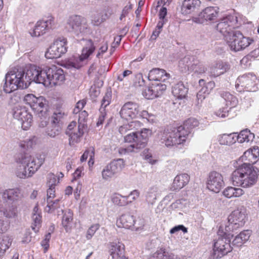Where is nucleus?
<instances>
[{
    "label": "nucleus",
    "instance_id": "7c9ffc66",
    "mask_svg": "<svg viewBox=\"0 0 259 259\" xmlns=\"http://www.w3.org/2000/svg\"><path fill=\"white\" fill-rule=\"evenodd\" d=\"M20 195L19 190L15 189L6 190L2 193L3 199L6 201L17 200L19 198Z\"/></svg>",
    "mask_w": 259,
    "mask_h": 259
},
{
    "label": "nucleus",
    "instance_id": "a19ab883",
    "mask_svg": "<svg viewBox=\"0 0 259 259\" xmlns=\"http://www.w3.org/2000/svg\"><path fill=\"white\" fill-rule=\"evenodd\" d=\"M157 188L156 187H151L146 195V201L150 204H153L157 197Z\"/></svg>",
    "mask_w": 259,
    "mask_h": 259
},
{
    "label": "nucleus",
    "instance_id": "39448f33",
    "mask_svg": "<svg viewBox=\"0 0 259 259\" xmlns=\"http://www.w3.org/2000/svg\"><path fill=\"white\" fill-rule=\"evenodd\" d=\"M36 83H42L46 87L61 85L65 80L64 71L61 68L46 67L42 69L36 66Z\"/></svg>",
    "mask_w": 259,
    "mask_h": 259
},
{
    "label": "nucleus",
    "instance_id": "dca6fc26",
    "mask_svg": "<svg viewBox=\"0 0 259 259\" xmlns=\"http://www.w3.org/2000/svg\"><path fill=\"white\" fill-rule=\"evenodd\" d=\"M224 186L222 175L215 171L209 174L207 183V188L211 191L219 193Z\"/></svg>",
    "mask_w": 259,
    "mask_h": 259
},
{
    "label": "nucleus",
    "instance_id": "37998d69",
    "mask_svg": "<svg viewBox=\"0 0 259 259\" xmlns=\"http://www.w3.org/2000/svg\"><path fill=\"white\" fill-rule=\"evenodd\" d=\"M149 259H179L175 257L174 255H168L166 254L162 250H158L153 253Z\"/></svg>",
    "mask_w": 259,
    "mask_h": 259
},
{
    "label": "nucleus",
    "instance_id": "a211bd4d",
    "mask_svg": "<svg viewBox=\"0 0 259 259\" xmlns=\"http://www.w3.org/2000/svg\"><path fill=\"white\" fill-rule=\"evenodd\" d=\"M139 111V106L137 103L128 102L122 107L119 113L121 118L128 120L135 118Z\"/></svg>",
    "mask_w": 259,
    "mask_h": 259
},
{
    "label": "nucleus",
    "instance_id": "69168bd1",
    "mask_svg": "<svg viewBox=\"0 0 259 259\" xmlns=\"http://www.w3.org/2000/svg\"><path fill=\"white\" fill-rule=\"evenodd\" d=\"M31 233L30 232L29 230H27L24 235V237L23 238V239H22V242L23 243H29L31 241Z\"/></svg>",
    "mask_w": 259,
    "mask_h": 259
},
{
    "label": "nucleus",
    "instance_id": "de8ad7c7",
    "mask_svg": "<svg viewBox=\"0 0 259 259\" xmlns=\"http://www.w3.org/2000/svg\"><path fill=\"white\" fill-rule=\"evenodd\" d=\"M112 98L111 91H107L103 97L100 110L105 111V108L110 104Z\"/></svg>",
    "mask_w": 259,
    "mask_h": 259
},
{
    "label": "nucleus",
    "instance_id": "1a4fd4ad",
    "mask_svg": "<svg viewBox=\"0 0 259 259\" xmlns=\"http://www.w3.org/2000/svg\"><path fill=\"white\" fill-rule=\"evenodd\" d=\"M161 140L162 143L168 146L182 144L186 141V138L182 134V132L178 131L177 128H167L161 133Z\"/></svg>",
    "mask_w": 259,
    "mask_h": 259
},
{
    "label": "nucleus",
    "instance_id": "052dcab7",
    "mask_svg": "<svg viewBox=\"0 0 259 259\" xmlns=\"http://www.w3.org/2000/svg\"><path fill=\"white\" fill-rule=\"evenodd\" d=\"M180 230H182L184 233L187 232V228L182 225H180L173 227L170 230V234H174Z\"/></svg>",
    "mask_w": 259,
    "mask_h": 259
},
{
    "label": "nucleus",
    "instance_id": "4c0bfd02",
    "mask_svg": "<svg viewBox=\"0 0 259 259\" xmlns=\"http://www.w3.org/2000/svg\"><path fill=\"white\" fill-rule=\"evenodd\" d=\"M12 244L11 239L7 236H4L0 240V258L5 254Z\"/></svg>",
    "mask_w": 259,
    "mask_h": 259
},
{
    "label": "nucleus",
    "instance_id": "3c124183",
    "mask_svg": "<svg viewBox=\"0 0 259 259\" xmlns=\"http://www.w3.org/2000/svg\"><path fill=\"white\" fill-rule=\"evenodd\" d=\"M10 227V221L0 216V234L6 232L9 229Z\"/></svg>",
    "mask_w": 259,
    "mask_h": 259
},
{
    "label": "nucleus",
    "instance_id": "ddd939ff",
    "mask_svg": "<svg viewBox=\"0 0 259 259\" xmlns=\"http://www.w3.org/2000/svg\"><path fill=\"white\" fill-rule=\"evenodd\" d=\"M65 27L68 31L78 35L84 32L87 29V25L83 18L78 15H73L68 18Z\"/></svg>",
    "mask_w": 259,
    "mask_h": 259
},
{
    "label": "nucleus",
    "instance_id": "4468645a",
    "mask_svg": "<svg viewBox=\"0 0 259 259\" xmlns=\"http://www.w3.org/2000/svg\"><path fill=\"white\" fill-rule=\"evenodd\" d=\"M13 115L14 118L21 122L22 127L27 130L32 122V116L24 106H16L13 109Z\"/></svg>",
    "mask_w": 259,
    "mask_h": 259
},
{
    "label": "nucleus",
    "instance_id": "6e6d98bb",
    "mask_svg": "<svg viewBox=\"0 0 259 259\" xmlns=\"http://www.w3.org/2000/svg\"><path fill=\"white\" fill-rule=\"evenodd\" d=\"M99 228L98 224H95L92 225L87 231L86 237L88 239L92 238L97 230Z\"/></svg>",
    "mask_w": 259,
    "mask_h": 259
},
{
    "label": "nucleus",
    "instance_id": "473e14b6",
    "mask_svg": "<svg viewBox=\"0 0 259 259\" xmlns=\"http://www.w3.org/2000/svg\"><path fill=\"white\" fill-rule=\"evenodd\" d=\"M236 138L239 143L248 142L253 141L254 135L248 129H245L241 131L238 135H236Z\"/></svg>",
    "mask_w": 259,
    "mask_h": 259
},
{
    "label": "nucleus",
    "instance_id": "bb28decb",
    "mask_svg": "<svg viewBox=\"0 0 259 259\" xmlns=\"http://www.w3.org/2000/svg\"><path fill=\"white\" fill-rule=\"evenodd\" d=\"M63 215L62 219V225L66 232L70 231L73 220V212L70 209L62 210Z\"/></svg>",
    "mask_w": 259,
    "mask_h": 259
},
{
    "label": "nucleus",
    "instance_id": "603ef678",
    "mask_svg": "<svg viewBox=\"0 0 259 259\" xmlns=\"http://www.w3.org/2000/svg\"><path fill=\"white\" fill-rule=\"evenodd\" d=\"M103 179L104 180H108L109 178L112 177L116 174L113 171L112 168L108 164L105 168L103 169L102 172Z\"/></svg>",
    "mask_w": 259,
    "mask_h": 259
},
{
    "label": "nucleus",
    "instance_id": "393cba45",
    "mask_svg": "<svg viewBox=\"0 0 259 259\" xmlns=\"http://www.w3.org/2000/svg\"><path fill=\"white\" fill-rule=\"evenodd\" d=\"M251 232L250 230H244L235 236L231 245L233 247H240L249 238Z\"/></svg>",
    "mask_w": 259,
    "mask_h": 259
},
{
    "label": "nucleus",
    "instance_id": "0e129e2a",
    "mask_svg": "<svg viewBox=\"0 0 259 259\" xmlns=\"http://www.w3.org/2000/svg\"><path fill=\"white\" fill-rule=\"evenodd\" d=\"M217 116L221 118H225L228 116V110L223 108V109H220L215 112Z\"/></svg>",
    "mask_w": 259,
    "mask_h": 259
},
{
    "label": "nucleus",
    "instance_id": "09e8293b",
    "mask_svg": "<svg viewBox=\"0 0 259 259\" xmlns=\"http://www.w3.org/2000/svg\"><path fill=\"white\" fill-rule=\"evenodd\" d=\"M206 69V67L203 65L202 62H201L199 60L197 59L196 60L195 63L191 70L196 73L201 74L204 73Z\"/></svg>",
    "mask_w": 259,
    "mask_h": 259
},
{
    "label": "nucleus",
    "instance_id": "338daca9",
    "mask_svg": "<svg viewBox=\"0 0 259 259\" xmlns=\"http://www.w3.org/2000/svg\"><path fill=\"white\" fill-rule=\"evenodd\" d=\"M101 112V115L99 116L98 120L97 122V126H99V125L102 124L103 123L105 117L106 116V113L105 111H103V110H100Z\"/></svg>",
    "mask_w": 259,
    "mask_h": 259
},
{
    "label": "nucleus",
    "instance_id": "e2e57ef3",
    "mask_svg": "<svg viewBox=\"0 0 259 259\" xmlns=\"http://www.w3.org/2000/svg\"><path fill=\"white\" fill-rule=\"evenodd\" d=\"M76 126V122L75 121L71 122L67 126L66 131V134L68 135L73 131H76L77 129H74Z\"/></svg>",
    "mask_w": 259,
    "mask_h": 259
},
{
    "label": "nucleus",
    "instance_id": "e433bc0d",
    "mask_svg": "<svg viewBox=\"0 0 259 259\" xmlns=\"http://www.w3.org/2000/svg\"><path fill=\"white\" fill-rule=\"evenodd\" d=\"M197 60V58L194 56L187 55L180 61L179 64L180 65H184L185 69L191 70Z\"/></svg>",
    "mask_w": 259,
    "mask_h": 259
},
{
    "label": "nucleus",
    "instance_id": "f257e3e1",
    "mask_svg": "<svg viewBox=\"0 0 259 259\" xmlns=\"http://www.w3.org/2000/svg\"><path fill=\"white\" fill-rule=\"evenodd\" d=\"M259 148L258 146H254L244 153L238 162L246 161L248 158L249 162L243 163L236 166V168L232 174L231 181L233 185L247 188L253 186L257 182L258 169L253 166L258 160Z\"/></svg>",
    "mask_w": 259,
    "mask_h": 259
},
{
    "label": "nucleus",
    "instance_id": "f03ea898",
    "mask_svg": "<svg viewBox=\"0 0 259 259\" xmlns=\"http://www.w3.org/2000/svg\"><path fill=\"white\" fill-rule=\"evenodd\" d=\"M36 66H31L25 72L23 70L8 72L2 85L1 91L9 94L18 89L27 88L32 81L36 82Z\"/></svg>",
    "mask_w": 259,
    "mask_h": 259
},
{
    "label": "nucleus",
    "instance_id": "72a5a7b5",
    "mask_svg": "<svg viewBox=\"0 0 259 259\" xmlns=\"http://www.w3.org/2000/svg\"><path fill=\"white\" fill-rule=\"evenodd\" d=\"M62 125L58 123H55L54 121H51L47 128L46 133L51 137H55L59 135L61 132Z\"/></svg>",
    "mask_w": 259,
    "mask_h": 259
},
{
    "label": "nucleus",
    "instance_id": "13d9d810",
    "mask_svg": "<svg viewBox=\"0 0 259 259\" xmlns=\"http://www.w3.org/2000/svg\"><path fill=\"white\" fill-rule=\"evenodd\" d=\"M234 187H228L225 188L223 191L224 195L228 198H230L231 197H234Z\"/></svg>",
    "mask_w": 259,
    "mask_h": 259
},
{
    "label": "nucleus",
    "instance_id": "7ed1b4c3",
    "mask_svg": "<svg viewBox=\"0 0 259 259\" xmlns=\"http://www.w3.org/2000/svg\"><path fill=\"white\" fill-rule=\"evenodd\" d=\"M139 124V122L138 121H132L119 128V132L121 135L127 134L124 136V141L133 143L124 148V150L126 153H138L146 146L148 133L150 131L145 128L141 132H135L134 128Z\"/></svg>",
    "mask_w": 259,
    "mask_h": 259
},
{
    "label": "nucleus",
    "instance_id": "4d7b16f0",
    "mask_svg": "<svg viewBox=\"0 0 259 259\" xmlns=\"http://www.w3.org/2000/svg\"><path fill=\"white\" fill-rule=\"evenodd\" d=\"M88 156L90 157L91 158H92L94 156V148L93 147L90 148L89 149L86 150L83 155L81 156L80 158L81 161H84L87 160L88 157Z\"/></svg>",
    "mask_w": 259,
    "mask_h": 259
},
{
    "label": "nucleus",
    "instance_id": "c756f323",
    "mask_svg": "<svg viewBox=\"0 0 259 259\" xmlns=\"http://www.w3.org/2000/svg\"><path fill=\"white\" fill-rule=\"evenodd\" d=\"M237 140L236 133L225 134L220 135L218 139L220 144L224 145H231L235 143Z\"/></svg>",
    "mask_w": 259,
    "mask_h": 259
},
{
    "label": "nucleus",
    "instance_id": "c85d7f7f",
    "mask_svg": "<svg viewBox=\"0 0 259 259\" xmlns=\"http://www.w3.org/2000/svg\"><path fill=\"white\" fill-rule=\"evenodd\" d=\"M95 50V47L92 40L89 39L86 41L85 47L82 50L81 55L79 57L80 61H83L87 59Z\"/></svg>",
    "mask_w": 259,
    "mask_h": 259
},
{
    "label": "nucleus",
    "instance_id": "aec40b11",
    "mask_svg": "<svg viewBox=\"0 0 259 259\" xmlns=\"http://www.w3.org/2000/svg\"><path fill=\"white\" fill-rule=\"evenodd\" d=\"M170 77V74L165 70L159 68H153L149 73L148 78L149 80L156 82H165Z\"/></svg>",
    "mask_w": 259,
    "mask_h": 259
},
{
    "label": "nucleus",
    "instance_id": "4be33fe9",
    "mask_svg": "<svg viewBox=\"0 0 259 259\" xmlns=\"http://www.w3.org/2000/svg\"><path fill=\"white\" fill-rule=\"evenodd\" d=\"M199 122L196 119L190 118L184 122L183 125L178 127V131L182 132L183 135L186 138V137L191 133L190 131L197 126Z\"/></svg>",
    "mask_w": 259,
    "mask_h": 259
},
{
    "label": "nucleus",
    "instance_id": "bf43d9fd",
    "mask_svg": "<svg viewBox=\"0 0 259 259\" xmlns=\"http://www.w3.org/2000/svg\"><path fill=\"white\" fill-rule=\"evenodd\" d=\"M206 88H202L201 90H200L197 94V98L198 100V103L199 104V103H201L202 101L206 97Z\"/></svg>",
    "mask_w": 259,
    "mask_h": 259
},
{
    "label": "nucleus",
    "instance_id": "c9c22d12",
    "mask_svg": "<svg viewBox=\"0 0 259 259\" xmlns=\"http://www.w3.org/2000/svg\"><path fill=\"white\" fill-rule=\"evenodd\" d=\"M109 251L110 255L118 253L120 255L124 253V245L120 242H112L109 244Z\"/></svg>",
    "mask_w": 259,
    "mask_h": 259
},
{
    "label": "nucleus",
    "instance_id": "f8f14e48",
    "mask_svg": "<svg viewBox=\"0 0 259 259\" xmlns=\"http://www.w3.org/2000/svg\"><path fill=\"white\" fill-rule=\"evenodd\" d=\"M257 78L252 74H244L238 77L235 84L237 90L240 92L247 89L249 91L255 92L258 88L255 83Z\"/></svg>",
    "mask_w": 259,
    "mask_h": 259
},
{
    "label": "nucleus",
    "instance_id": "f704fd0d",
    "mask_svg": "<svg viewBox=\"0 0 259 259\" xmlns=\"http://www.w3.org/2000/svg\"><path fill=\"white\" fill-rule=\"evenodd\" d=\"M221 96L226 101V106L230 107V109L235 107L238 103V100L236 97L228 92H222Z\"/></svg>",
    "mask_w": 259,
    "mask_h": 259
},
{
    "label": "nucleus",
    "instance_id": "c03bdc74",
    "mask_svg": "<svg viewBox=\"0 0 259 259\" xmlns=\"http://www.w3.org/2000/svg\"><path fill=\"white\" fill-rule=\"evenodd\" d=\"M56 182V178H55L54 175L51 176V178L50 179V181L49 182V188L47 190V200H50L51 198H53L55 197V183Z\"/></svg>",
    "mask_w": 259,
    "mask_h": 259
},
{
    "label": "nucleus",
    "instance_id": "680f3d73",
    "mask_svg": "<svg viewBox=\"0 0 259 259\" xmlns=\"http://www.w3.org/2000/svg\"><path fill=\"white\" fill-rule=\"evenodd\" d=\"M36 99L37 98L32 94H27L24 97V100L31 107H32V105L34 103Z\"/></svg>",
    "mask_w": 259,
    "mask_h": 259
},
{
    "label": "nucleus",
    "instance_id": "2f4dec72",
    "mask_svg": "<svg viewBox=\"0 0 259 259\" xmlns=\"http://www.w3.org/2000/svg\"><path fill=\"white\" fill-rule=\"evenodd\" d=\"M128 196H122L115 193L111 196V201L115 205L119 206H124L132 202V201H128Z\"/></svg>",
    "mask_w": 259,
    "mask_h": 259
},
{
    "label": "nucleus",
    "instance_id": "423d86ee",
    "mask_svg": "<svg viewBox=\"0 0 259 259\" xmlns=\"http://www.w3.org/2000/svg\"><path fill=\"white\" fill-rule=\"evenodd\" d=\"M219 238L214 241L213 251L210 254L211 259H218L227 254L232 251L233 246L231 244V238L234 234L231 232H227L225 230L224 232L221 229L218 232Z\"/></svg>",
    "mask_w": 259,
    "mask_h": 259
},
{
    "label": "nucleus",
    "instance_id": "79ce46f5",
    "mask_svg": "<svg viewBox=\"0 0 259 259\" xmlns=\"http://www.w3.org/2000/svg\"><path fill=\"white\" fill-rule=\"evenodd\" d=\"M115 174L120 171L124 166V162L122 159L114 160L109 164Z\"/></svg>",
    "mask_w": 259,
    "mask_h": 259
},
{
    "label": "nucleus",
    "instance_id": "412c9836",
    "mask_svg": "<svg viewBox=\"0 0 259 259\" xmlns=\"http://www.w3.org/2000/svg\"><path fill=\"white\" fill-rule=\"evenodd\" d=\"M87 128L85 123L79 122L76 131H73L68 135L69 137V144L72 145L79 142Z\"/></svg>",
    "mask_w": 259,
    "mask_h": 259
},
{
    "label": "nucleus",
    "instance_id": "a878e982",
    "mask_svg": "<svg viewBox=\"0 0 259 259\" xmlns=\"http://www.w3.org/2000/svg\"><path fill=\"white\" fill-rule=\"evenodd\" d=\"M200 4L199 0H184L181 7L182 13L184 15L190 14Z\"/></svg>",
    "mask_w": 259,
    "mask_h": 259
},
{
    "label": "nucleus",
    "instance_id": "49530a36",
    "mask_svg": "<svg viewBox=\"0 0 259 259\" xmlns=\"http://www.w3.org/2000/svg\"><path fill=\"white\" fill-rule=\"evenodd\" d=\"M46 105V100L42 97L37 98L34 103L32 105V108L37 110V111L42 113L43 108Z\"/></svg>",
    "mask_w": 259,
    "mask_h": 259
},
{
    "label": "nucleus",
    "instance_id": "2eb2a0df",
    "mask_svg": "<svg viewBox=\"0 0 259 259\" xmlns=\"http://www.w3.org/2000/svg\"><path fill=\"white\" fill-rule=\"evenodd\" d=\"M54 24V18L52 16H49L47 19H43L37 21L34 28L30 30L29 33L32 37L40 36L51 29Z\"/></svg>",
    "mask_w": 259,
    "mask_h": 259
},
{
    "label": "nucleus",
    "instance_id": "20e7f679",
    "mask_svg": "<svg viewBox=\"0 0 259 259\" xmlns=\"http://www.w3.org/2000/svg\"><path fill=\"white\" fill-rule=\"evenodd\" d=\"M45 159L44 154H39L33 157L28 154L22 155L19 158L16 174L21 179L31 177L43 164Z\"/></svg>",
    "mask_w": 259,
    "mask_h": 259
},
{
    "label": "nucleus",
    "instance_id": "9b49d317",
    "mask_svg": "<svg viewBox=\"0 0 259 259\" xmlns=\"http://www.w3.org/2000/svg\"><path fill=\"white\" fill-rule=\"evenodd\" d=\"M238 18L234 15H229L221 19L216 26L217 30L224 36L225 40L227 34H230L231 32L235 30L234 28L237 27Z\"/></svg>",
    "mask_w": 259,
    "mask_h": 259
},
{
    "label": "nucleus",
    "instance_id": "cd10ccee",
    "mask_svg": "<svg viewBox=\"0 0 259 259\" xmlns=\"http://www.w3.org/2000/svg\"><path fill=\"white\" fill-rule=\"evenodd\" d=\"M188 89L186 88L182 82L175 84L172 89L173 95L178 99H182L186 97Z\"/></svg>",
    "mask_w": 259,
    "mask_h": 259
},
{
    "label": "nucleus",
    "instance_id": "a18cd8bd",
    "mask_svg": "<svg viewBox=\"0 0 259 259\" xmlns=\"http://www.w3.org/2000/svg\"><path fill=\"white\" fill-rule=\"evenodd\" d=\"M41 215L40 213H33L32 219L33 223L32 224V229L35 232L38 231L41 224Z\"/></svg>",
    "mask_w": 259,
    "mask_h": 259
},
{
    "label": "nucleus",
    "instance_id": "6ab92c4d",
    "mask_svg": "<svg viewBox=\"0 0 259 259\" xmlns=\"http://www.w3.org/2000/svg\"><path fill=\"white\" fill-rule=\"evenodd\" d=\"M230 68V66L228 63L223 61H219L210 66L208 73L210 76L216 77L224 74Z\"/></svg>",
    "mask_w": 259,
    "mask_h": 259
},
{
    "label": "nucleus",
    "instance_id": "58836bf2",
    "mask_svg": "<svg viewBox=\"0 0 259 259\" xmlns=\"http://www.w3.org/2000/svg\"><path fill=\"white\" fill-rule=\"evenodd\" d=\"M151 86L155 97L157 98L163 94L166 89L167 85L165 83H162L161 82H155L153 83Z\"/></svg>",
    "mask_w": 259,
    "mask_h": 259
},
{
    "label": "nucleus",
    "instance_id": "0eeeda50",
    "mask_svg": "<svg viewBox=\"0 0 259 259\" xmlns=\"http://www.w3.org/2000/svg\"><path fill=\"white\" fill-rule=\"evenodd\" d=\"M225 40L230 50L235 52L244 49L251 42L249 37L244 36L240 31L236 29L231 32L230 34H227Z\"/></svg>",
    "mask_w": 259,
    "mask_h": 259
},
{
    "label": "nucleus",
    "instance_id": "5fc2aeb1",
    "mask_svg": "<svg viewBox=\"0 0 259 259\" xmlns=\"http://www.w3.org/2000/svg\"><path fill=\"white\" fill-rule=\"evenodd\" d=\"M142 94L145 98L149 100L153 99L156 98L154 93L153 92V88L152 86L147 88L144 91H143Z\"/></svg>",
    "mask_w": 259,
    "mask_h": 259
},
{
    "label": "nucleus",
    "instance_id": "864d4df0",
    "mask_svg": "<svg viewBox=\"0 0 259 259\" xmlns=\"http://www.w3.org/2000/svg\"><path fill=\"white\" fill-rule=\"evenodd\" d=\"M64 113L61 112L59 110L55 112L51 117V121H54L55 123H58L62 125L61 119L63 118Z\"/></svg>",
    "mask_w": 259,
    "mask_h": 259
},
{
    "label": "nucleus",
    "instance_id": "b1692460",
    "mask_svg": "<svg viewBox=\"0 0 259 259\" xmlns=\"http://www.w3.org/2000/svg\"><path fill=\"white\" fill-rule=\"evenodd\" d=\"M190 181V177L187 174L177 175L173 182L172 187L175 190H180L186 186Z\"/></svg>",
    "mask_w": 259,
    "mask_h": 259
},
{
    "label": "nucleus",
    "instance_id": "ea45409f",
    "mask_svg": "<svg viewBox=\"0 0 259 259\" xmlns=\"http://www.w3.org/2000/svg\"><path fill=\"white\" fill-rule=\"evenodd\" d=\"M17 210L16 208L9 207L0 210V216L5 217L6 218L12 219L17 217Z\"/></svg>",
    "mask_w": 259,
    "mask_h": 259
},
{
    "label": "nucleus",
    "instance_id": "6e6552de",
    "mask_svg": "<svg viewBox=\"0 0 259 259\" xmlns=\"http://www.w3.org/2000/svg\"><path fill=\"white\" fill-rule=\"evenodd\" d=\"M246 211L245 208L235 209L228 218V225L226 226L225 230L233 233L240 227L244 226L246 220Z\"/></svg>",
    "mask_w": 259,
    "mask_h": 259
},
{
    "label": "nucleus",
    "instance_id": "f3484780",
    "mask_svg": "<svg viewBox=\"0 0 259 259\" xmlns=\"http://www.w3.org/2000/svg\"><path fill=\"white\" fill-rule=\"evenodd\" d=\"M219 8L217 7H208L200 13L197 18H194V22L203 23L207 21L215 20L218 16Z\"/></svg>",
    "mask_w": 259,
    "mask_h": 259
},
{
    "label": "nucleus",
    "instance_id": "9d476101",
    "mask_svg": "<svg viewBox=\"0 0 259 259\" xmlns=\"http://www.w3.org/2000/svg\"><path fill=\"white\" fill-rule=\"evenodd\" d=\"M67 39L64 37H59L48 49L45 53L47 59L58 58L67 52Z\"/></svg>",
    "mask_w": 259,
    "mask_h": 259
},
{
    "label": "nucleus",
    "instance_id": "774afa93",
    "mask_svg": "<svg viewBox=\"0 0 259 259\" xmlns=\"http://www.w3.org/2000/svg\"><path fill=\"white\" fill-rule=\"evenodd\" d=\"M108 49V45L107 42H105L103 44V45L100 48L99 52L97 54L96 56L98 58L100 57V56L101 54H103L106 52Z\"/></svg>",
    "mask_w": 259,
    "mask_h": 259
},
{
    "label": "nucleus",
    "instance_id": "5701e85b",
    "mask_svg": "<svg viewBox=\"0 0 259 259\" xmlns=\"http://www.w3.org/2000/svg\"><path fill=\"white\" fill-rule=\"evenodd\" d=\"M116 224L119 228L129 229L134 226L135 220L133 215L129 213L124 214L117 219Z\"/></svg>",
    "mask_w": 259,
    "mask_h": 259
},
{
    "label": "nucleus",
    "instance_id": "8fccbe9b",
    "mask_svg": "<svg viewBox=\"0 0 259 259\" xmlns=\"http://www.w3.org/2000/svg\"><path fill=\"white\" fill-rule=\"evenodd\" d=\"M59 202L60 200L59 199H57L54 201H52L51 199L47 200L48 204L47 208H48V209H46V211H47L49 212H52L55 209L60 207V205L59 204Z\"/></svg>",
    "mask_w": 259,
    "mask_h": 259
}]
</instances>
